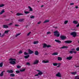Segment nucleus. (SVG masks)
<instances>
[{
  "label": "nucleus",
  "mask_w": 79,
  "mask_h": 79,
  "mask_svg": "<svg viewBox=\"0 0 79 79\" xmlns=\"http://www.w3.org/2000/svg\"><path fill=\"white\" fill-rule=\"evenodd\" d=\"M20 71H21V72H24V71H25V69H21L20 70Z\"/></svg>",
  "instance_id": "obj_43"
},
{
  "label": "nucleus",
  "mask_w": 79,
  "mask_h": 79,
  "mask_svg": "<svg viewBox=\"0 0 79 79\" xmlns=\"http://www.w3.org/2000/svg\"><path fill=\"white\" fill-rule=\"evenodd\" d=\"M73 58V56H69L66 58V59L68 60H71V59Z\"/></svg>",
  "instance_id": "obj_10"
},
{
  "label": "nucleus",
  "mask_w": 79,
  "mask_h": 79,
  "mask_svg": "<svg viewBox=\"0 0 79 79\" xmlns=\"http://www.w3.org/2000/svg\"><path fill=\"white\" fill-rule=\"evenodd\" d=\"M35 55H39V52H38V51H35Z\"/></svg>",
  "instance_id": "obj_19"
},
{
  "label": "nucleus",
  "mask_w": 79,
  "mask_h": 79,
  "mask_svg": "<svg viewBox=\"0 0 79 79\" xmlns=\"http://www.w3.org/2000/svg\"><path fill=\"white\" fill-rule=\"evenodd\" d=\"M13 24L12 23H10L8 24V26H11Z\"/></svg>",
  "instance_id": "obj_54"
},
{
  "label": "nucleus",
  "mask_w": 79,
  "mask_h": 79,
  "mask_svg": "<svg viewBox=\"0 0 79 79\" xmlns=\"http://www.w3.org/2000/svg\"><path fill=\"white\" fill-rule=\"evenodd\" d=\"M21 34V33H19L17 34L16 35H15V37H18V36H19V35H20Z\"/></svg>",
  "instance_id": "obj_40"
},
{
  "label": "nucleus",
  "mask_w": 79,
  "mask_h": 79,
  "mask_svg": "<svg viewBox=\"0 0 79 79\" xmlns=\"http://www.w3.org/2000/svg\"><path fill=\"white\" fill-rule=\"evenodd\" d=\"M3 27L4 28H8V26L7 25H3Z\"/></svg>",
  "instance_id": "obj_15"
},
{
  "label": "nucleus",
  "mask_w": 79,
  "mask_h": 79,
  "mask_svg": "<svg viewBox=\"0 0 79 79\" xmlns=\"http://www.w3.org/2000/svg\"><path fill=\"white\" fill-rule=\"evenodd\" d=\"M17 16H20L21 15H23V14L22 13H17Z\"/></svg>",
  "instance_id": "obj_25"
},
{
  "label": "nucleus",
  "mask_w": 79,
  "mask_h": 79,
  "mask_svg": "<svg viewBox=\"0 0 79 79\" xmlns=\"http://www.w3.org/2000/svg\"><path fill=\"white\" fill-rule=\"evenodd\" d=\"M75 79H79V76H76L75 77Z\"/></svg>",
  "instance_id": "obj_34"
},
{
  "label": "nucleus",
  "mask_w": 79,
  "mask_h": 79,
  "mask_svg": "<svg viewBox=\"0 0 79 79\" xmlns=\"http://www.w3.org/2000/svg\"><path fill=\"white\" fill-rule=\"evenodd\" d=\"M76 73H77V72H72L71 73V74H73V75H75L76 74Z\"/></svg>",
  "instance_id": "obj_26"
},
{
  "label": "nucleus",
  "mask_w": 79,
  "mask_h": 79,
  "mask_svg": "<svg viewBox=\"0 0 79 79\" xmlns=\"http://www.w3.org/2000/svg\"><path fill=\"white\" fill-rule=\"evenodd\" d=\"M3 76V72H1L0 74V77H2Z\"/></svg>",
  "instance_id": "obj_31"
},
{
  "label": "nucleus",
  "mask_w": 79,
  "mask_h": 79,
  "mask_svg": "<svg viewBox=\"0 0 79 79\" xmlns=\"http://www.w3.org/2000/svg\"><path fill=\"white\" fill-rule=\"evenodd\" d=\"M56 76L57 77H61V74L60 72L56 74Z\"/></svg>",
  "instance_id": "obj_9"
},
{
  "label": "nucleus",
  "mask_w": 79,
  "mask_h": 79,
  "mask_svg": "<svg viewBox=\"0 0 79 79\" xmlns=\"http://www.w3.org/2000/svg\"><path fill=\"white\" fill-rule=\"evenodd\" d=\"M58 61H61L62 60V58L59 57H58Z\"/></svg>",
  "instance_id": "obj_18"
},
{
  "label": "nucleus",
  "mask_w": 79,
  "mask_h": 79,
  "mask_svg": "<svg viewBox=\"0 0 79 79\" xmlns=\"http://www.w3.org/2000/svg\"><path fill=\"white\" fill-rule=\"evenodd\" d=\"M17 68H18V69H19L21 68V66H19V65H17Z\"/></svg>",
  "instance_id": "obj_42"
},
{
  "label": "nucleus",
  "mask_w": 79,
  "mask_h": 79,
  "mask_svg": "<svg viewBox=\"0 0 79 79\" xmlns=\"http://www.w3.org/2000/svg\"><path fill=\"white\" fill-rule=\"evenodd\" d=\"M15 26H16V27H18V26H19V25L17 24H15Z\"/></svg>",
  "instance_id": "obj_58"
},
{
  "label": "nucleus",
  "mask_w": 79,
  "mask_h": 79,
  "mask_svg": "<svg viewBox=\"0 0 79 79\" xmlns=\"http://www.w3.org/2000/svg\"><path fill=\"white\" fill-rule=\"evenodd\" d=\"M41 23V21H40L37 24H40Z\"/></svg>",
  "instance_id": "obj_55"
},
{
  "label": "nucleus",
  "mask_w": 79,
  "mask_h": 79,
  "mask_svg": "<svg viewBox=\"0 0 79 79\" xmlns=\"http://www.w3.org/2000/svg\"><path fill=\"white\" fill-rule=\"evenodd\" d=\"M34 18H35V17H34V16L33 15H31L30 16V18L31 19H34Z\"/></svg>",
  "instance_id": "obj_36"
},
{
  "label": "nucleus",
  "mask_w": 79,
  "mask_h": 79,
  "mask_svg": "<svg viewBox=\"0 0 79 79\" xmlns=\"http://www.w3.org/2000/svg\"><path fill=\"white\" fill-rule=\"evenodd\" d=\"M9 60L10 61H11L9 63L10 64H15L16 63V62L14 61H16V59H13L12 58H10L9 59Z\"/></svg>",
  "instance_id": "obj_1"
},
{
  "label": "nucleus",
  "mask_w": 79,
  "mask_h": 79,
  "mask_svg": "<svg viewBox=\"0 0 79 79\" xmlns=\"http://www.w3.org/2000/svg\"><path fill=\"white\" fill-rule=\"evenodd\" d=\"M77 22L76 21H74L73 22V23H74V24H76L77 23Z\"/></svg>",
  "instance_id": "obj_30"
},
{
  "label": "nucleus",
  "mask_w": 79,
  "mask_h": 79,
  "mask_svg": "<svg viewBox=\"0 0 79 79\" xmlns=\"http://www.w3.org/2000/svg\"><path fill=\"white\" fill-rule=\"evenodd\" d=\"M69 53H70V54H73V51H70L69 52Z\"/></svg>",
  "instance_id": "obj_48"
},
{
  "label": "nucleus",
  "mask_w": 79,
  "mask_h": 79,
  "mask_svg": "<svg viewBox=\"0 0 79 79\" xmlns=\"http://www.w3.org/2000/svg\"><path fill=\"white\" fill-rule=\"evenodd\" d=\"M47 47L48 48H49V47H51V46L50 45H47Z\"/></svg>",
  "instance_id": "obj_49"
},
{
  "label": "nucleus",
  "mask_w": 79,
  "mask_h": 79,
  "mask_svg": "<svg viewBox=\"0 0 79 79\" xmlns=\"http://www.w3.org/2000/svg\"><path fill=\"white\" fill-rule=\"evenodd\" d=\"M3 66V63L2 62L0 63V67H2Z\"/></svg>",
  "instance_id": "obj_39"
},
{
  "label": "nucleus",
  "mask_w": 79,
  "mask_h": 79,
  "mask_svg": "<svg viewBox=\"0 0 79 79\" xmlns=\"http://www.w3.org/2000/svg\"><path fill=\"white\" fill-rule=\"evenodd\" d=\"M42 63H49V60H47L46 61L45 60H43L42 61Z\"/></svg>",
  "instance_id": "obj_6"
},
{
  "label": "nucleus",
  "mask_w": 79,
  "mask_h": 79,
  "mask_svg": "<svg viewBox=\"0 0 79 79\" xmlns=\"http://www.w3.org/2000/svg\"><path fill=\"white\" fill-rule=\"evenodd\" d=\"M33 44H39V41H35L33 42Z\"/></svg>",
  "instance_id": "obj_23"
},
{
  "label": "nucleus",
  "mask_w": 79,
  "mask_h": 79,
  "mask_svg": "<svg viewBox=\"0 0 79 79\" xmlns=\"http://www.w3.org/2000/svg\"><path fill=\"white\" fill-rule=\"evenodd\" d=\"M76 50H77V51H79V47H77L76 48Z\"/></svg>",
  "instance_id": "obj_53"
},
{
  "label": "nucleus",
  "mask_w": 79,
  "mask_h": 79,
  "mask_svg": "<svg viewBox=\"0 0 79 79\" xmlns=\"http://www.w3.org/2000/svg\"><path fill=\"white\" fill-rule=\"evenodd\" d=\"M58 55L57 52H55L52 54V55Z\"/></svg>",
  "instance_id": "obj_28"
},
{
  "label": "nucleus",
  "mask_w": 79,
  "mask_h": 79,
  "mask_svg": "<svg viewBox=\"0 0 79 79\" xmlns=\"http://www.w3.org/2000/svg\"><path fill=\"white\" fill-rule=\"evenodd\" d=\"M47 44H44L43 45V48H45V47H47Z\"/></svg>",
  "instance_id": "obj_29"
},
{
  "label": "nucleus",
  "mask_w": 79,
  "mask_h": 79,
  "mask_svg": "<svg viewBox=\"0 0 79 79\" xmlns=\"http://www.w3.org/2000/svg\"><path fill=\"white\" fill-rule=\"evenodd\" d=\"M28 25L27 24L26 25V28H27V27L28 26Z\"/></svg>",
  "instance_id": "obj_61"
},
{
  "label": "nucleus",
  "mask_w": 79,
  "mask_h": 79,
  "mask_svg": "<svg viewBox=\"0 0 79 79\" xmlns=\"http://www.w3.org/2000/svg\"><path fill=\"white\" fill-rule=\"evenodd\" d=\"M68 47L66 46H63V47L60 48V49H61V48H68Z\"/></svg>",
  "instance_id": "obj_13"
},
{
  "label": "nucleus",
  "mask_w": 79,
  "mask_h": 79,
  "mask_svg": "<svg viewBox=\"0 0 79 79\" xmlns=\"http://www.w3.org/2000/svg\"><path fill=\"white\" fill-rule=\"evenodd\" d=\"M50 21L49 20H47L44 21L43 23H48Z\"/></svg>",
  "instance_id": "obj_21"
},
{
  "label": "nucleus",
  "mask_w": 79,
  "mask_h": 79,
  "mask_svg": "<svg viewBox=\"0 0 79 79\" xmlns=\"http://www.w3.org/2000/svg\"><path fill=\"white\" fill-rule=\"evenodd\" d=\"M15 73H16V74H17V73H20V71L19 70H17L16 71Z\"/></svg>",
  "instance_id": "obj_41"
},
{
  "label": "nucleus",
  "mask_w": 79,
  "mask_h": 79,
  "mask_svg": "<svg viewBox=\"0 0 79 79\" xmlns=\"http://www.w3.org/2000/svg\"><path fill=\"white\" fill-rule=\"evenodd\" d=\"M76 30V28H74V29H72V30H73V31H74V30Z\"/></svg>",
  "instance_id": "obj_62"
},
{
  "label": "nucleus",
  "mask_w": 79,
  "mask_h": 79,
  "mask_svg": "<svg viewBox=\"0 0 79 79\" xmlns=\"http://www.w3.org/2000/svg\"><path fill=\"white\" fill-rule=\"evenodd\" d=\"M60 39H62V40H64V39H66V37L64 36H60Z\"/></svg>",
  "instance_id": "obj_12"
},
{
  "label": "nucleus",
  "mask_w": 79,
  "mask_h": 79,
  "mask_svg": "<svg viewBox=\"0 0 79 79\" xmlns=\"http://www.w3.org/2000/svg\"><path fill=\"white\" fill-rule=\"evenodd\" d=\"M51 34V32H50V31H48L47 33V35H48V34Z\"/></svg>",
  "instance_id": "obj_44"
},
{
  "label": "nucleus",
  "mask_w": 79,
  "mask_h": 79,
  "mask_svg": "<svg viewBox=\"0 0 79 79\" xmlns=\"http://www.w3.org/2000/svg\"><path fill=\"white\" fill-rule=\"evenodd\" d=\"M29 55H28L27 56H24V58H25V59H27V58H29Z\"/></svg>",
  "instance_id": "obj_17"
},
{
  "label": "nucleus",
  "mask_w": 79,
  "mask_h": 79,
  "mask_svg": "<svg viewBox=\"0 0 79 79\" xmlns=\"http://www.w3.org/2000/svg\"><path fill=\"white\" fill-rule=\"evenodd\" d=\"M54 35L55 36H56V37H60V32H58V31H56L54 32Z\"/></svg>",
  "instance_id": "obj_3"
},
{
  "label": "nucleus",
  "mask_w": 79,
  "mask_h": 79,
  "mask_svg": "<svg viewBox=\"0 0 79 79\" xmlns=\"http://www.w3.org/2000/svg\"><path fill=\"white\" fill-rule=\"evenodd\" d=\"M31 33V32H30L28 33L27 35V36H29L30 35V34Z\"/></svg>",
  "instance_id": "obj_46"
},
{
  "label": "nucleus",
  "mask_w": 79,
  "mask_h": 79,
  "mask_svg": "<svg viewBox=\"0 0 79 79\" xmlns=\"http://www.w3.org/2000/svg\"><path fill=\"white\" fill-rule=\"evenodd\" d=\"M28 8L30 9L29 11H32V9L30 6H28Z\"/></svg>",
  "instance_id": "obj_20"
},
{
  "label": "nucleus",
  "mask_w": 79,
  "mask_h": 79,
  "mask_svg": "<svg viewBox=\"0 0 79 79\" xmlns=\"http://www.w3.org/2000/svg\"><path fill=\"white\" fill-rule=\"evenodd\" d=\"M5 36V33L1 35V37H3V36Z\"/></svg>",
  "instance_id": "obj_51"
},
{
  "label": "nucleus",
  "mask_w": 79,
  "mask_h": 79,
  "mask_svg": "<svg viewBox=\"0 0 79 79\" xmlns=\"http://www.w3.org/2000/svg\"><path fill=\"white\" fill-rule=\"evenodd\" d=\"M70 35H73V37H75L77 35V34H76V32L74 31L70 33Z\"/></svg>",
  "instance_id": "obj_4"
},
{
  "label": "nucleus",
  "mask_w": 79,
  "mask_h": 79,
  "mask_svg": "<svg viewBox=\"0 0 79 79\" xmlns=\"http://www.w3.org/2000/svg\"><path fill=\"white\" fill-rule=\"evenodd\" d=\"M24 13L25 14H28L30 13V12L29 11H24Z\"/></svg>",
  "instance_id": "obj_33"
},
{
  "label": "nucleus",
  "mask_w": 79,
  "mask_h": 79,
  "mask_svg": "<svg viewBox=\"0 0 79 79\" xmlns=\"http://www.w3.org/2000/svg\"><path fill=\"white\" fill-rule=\"evenodd\" d=\"M33 51H31L30 49L28 50V53L31 55V54H32V53H33Z\"/></svg>",
  "instance_id": "obj_11"
},
{
  "label": "nucleus",
  "mask_w": 79,
  "mask_h": 79,
  "mask_svg": "<svg viewBox=\"0 0 79 79\" xmlns=\"http://www.w3.org/2000/svg\"><path fill=\"white\" fill-rule=\"evenodd\" d=\"M5 12V10H4V9H3L2 10L1 12H0V15H2V14H3V13Z\"/></svg>",
  "instance_id": "obj_24"
},
{
  "label": "nucleus",
  "mask_w": 79,
  "mask_h": 79,
  "mask_svg": "<svg viewBox=\"0 0 79 79\" xmlns=\"http://www.w3.org/2000/svg\"><path fill=\"white\" fill-rule=\"evenodd\" d=\"M24 55H28V53L26 52H25L24 53Z\"/></svg>",
  "instance_id": "obj_47"
},
{
  "label": "nucleus",
  "mask_w": 79,
  "mask_h": 79,
  "mask_svg": "<svg viewBox=\"0 0 79 79\" xmlns=\"http://www.w3.org/2000/svg\"><path fill=\"white\" fill-rule=\"evenodd\" d=\"M53 28H55V29H57V28H58V27H55V26H53Z\"/></svg>",
  "instance_id": "obj_50"
},
{
  "label": "nucleus",
  "mask_w": 79,
  "mask_h": 79,
  "mask_svg": "<svg viewBox=\"0 0 79 79\" xmlns=\"http://www.w3.org/2000/svg\"><path fill=\"white\" fill-rule=\"evenodd\" d=\"M26 64L27 65H28V66H30V63H29V62H27V63Z\"/></svg>",
  "instance_id": "obj_52"
},
{
  "label": "nucleus",
  "mask_w": 79,
  "mask_h": 79,
  "mask_svg": "<svg viewBox=\"0 0 79 79\" xmlns=\"http://www.w3.org/2000/svg\"><path fill=\"white\" fill-rule=\"evenodd\" d=\"M75 67H76V68H78V67H79V66H77V65H75Z\"/></svg>",
  "instance_id": "obj_59"
},
{
  "label": "nucleus",
  "mask_w": 79,
  "mask_h": 79,
  "mask_svg": "<svg viewBox=\"0 0 79 79\" xmlns=\"http://www.w3.org/2000/svg\"><path fill=\"white\" fill-rule=\"evenodd\" d=\"M43 6H44V5H42L41 6V7H43Z\"/></svg>",
  "instance_id": "obj_64"
},
{
  "label": "nucleus",
  "mask_w": 79,
  "mask_h": 79,
  "mask_svg": "<svg viewBox=\"0 0 79 79\" xmlns=\"http://www.w3.org/2000/svg\"><path fill=\"white\" fill-rule=\"evenodd\" d=\"M5 71H3L2 72V73H5Z\"/></svg>",
  "instance_id": "obj_63"
},
{
  "label": "nucleus",
  "mask_w": 79,
  "mask_h": 79,
  "mask_svg": "<svg viewBox=\"0 0 79 79\" xmlns=\"http://www.w3.org/2000/svg\"><path fill=\"white\" fill-rule=\"evenodd\" d=\"M39 60H35L33 62V64H37L39 63Z\"/></svg>",
  "instance_id": "obj_5"
},
{
  "label": "nucleus",
  "mask_w": 79,
  "mask_h": 79,
  "mask_svg": "<svg viewBox=\"0 0 79 79\" xmlns=\"http://www.w3.org/2000/svg\"><path fill=\"white\" fill-rule=\"evenodd\" d=\"M55 41L56 42H57V43H59L60 44L61 43V41H60V40H55Z\"/></svg>",
  "instance_id": "obj_14"
},
{
  "label": "nucleus",
  "mask_w": 79,
  "mask_h": 79,
  "mask_svg": "<svg viewBox=\"0 0 79 79\" xmlns=\"http://www.w3.org/2000/svg\"><path fill=\"white\" fill-rule=\"evenodd\" d=\"M24 20V19H20L18 20V21L19 22H22V21H23Z\"/></svg>",
  "instance_id": "obj_16"
},
{
  "label": "nucleus",
  "mask_w": 79,
  "mask_h": 79,
  "mask_svg": "<svg viewBox=\"0 0 79 79\" xmlns=\"http://www.w3.org/2000/svg\"><path fill=\"white\" fill-rule=\"evenodd\" d=\"M10 31L7 30L5 31V32H4V34H8V32H9Z\"/></svg>",
  "instance_id": "obj_32"
},
{
  "label": "nucleus",
  "mask_w": 79,
  "mask_h": 79,
  "mask_svg": "<svg viewBox=\"0 0 79 79\" xmlns=\"http://www.w3.org/2000/svg\"><path fill=\"white\" fill-rule=\"evenodd\" d=\"M68 23V20H66L64 22V24H67Z\"/></svg>",
  "instance_id": "obj_37"
},
{
  "label": "nucleus",
  "mask_w": 79,
  "mask_h": 79,
  "mask_svg": "<svg viewBox=\"0 0 79 79\" xmlns=\"http://www.w3.org/2000/svg\"><path fill=\"white\" fill-rule=\"evenodd\" d=\"M58 65L57 66V68H59V67H60V66L61 65V64L60 63H58L57 64Z\"/></svg>",
  "instance_id": "obj_35"
},
{
  "label": "nucleus",
  "mask_w": 79,
  "mask_h": 79,
  "mask_svg": "<svg viewBox=\"0 0 79 79\" xmlns=\"http://www.w3.org/2000/svg\"><path fill=\"white\" fill-rule=\"evenodd\" d=\"M36 71L39 72L38 73V74L35 75V76H39V75L41 76L43 74V72L42 71L37 70H36Z\"/></svg>",
  "instance_id": "obj_2"
},
{
  "label": "nucleus",
  "mask_w": 79,
  "mask_h": 79,
  "mask_svg": "<svg viewBox=\"0 0 79 79\" xmlns=\"http://www.w3.org/2000/svg\"><path fill=\"white\" fill-rule=\"evenodd\" d=\"M7 73H13V71L12 70H7Z\"/></svg>",
  "instance_id": "obj_8"
},
{
  "label": "nucleus",
  "mask_w": 79,
  "mask_h": 79,
  "mask_svg": "<svg viewBox=\"0 0 79 79\" xmlns=\"http://www.w3.org/2000/svg\"><path fill=\"white\" fill-rule=\"evenodd\" d=\"M19 54L23 53V52L22 51H20L19 52Z\"/></svg>",
  "instance_id": "obj_45"
},
{
  "label": "nucleus",
  "mask_w": 79,
  "mask_h": 79,
  "mask_svg": "<svg viewBox=\"0 0 79 79\" xmlns=\"http://www.w3.org/2000/svg\"><path fill=\"white\" fill-rule=\"evenodd\" d=\"M73 53H75V54H76V52L74 51H73Z\"/></svg>",
  "instance_id": "obj_57"
},
{
  "label": "nucleus",
  "mask_w": 79,
  "mask_h": 79,
  "mask_svg": "<svg viewBox=\"0 0 79 79\" xmlns=\"http://www.w3.org/2000/svg\"><path fill=\"white\" fill-rule=\"evenodd\" d=\"M5 6V5L3 4H1L0 5V7H3V6Z\"/></svg>",
  "instance_id": "obj_38"
},
{
  "label": "nucleus",
  "mask_w": 79,
  "mask_h": 79,
  "mask_svg": "<svg viewBox=\"0 0 79 79\" xmlns=\"http://www.w3.org/2000/svg\"><path fill=\"white\" fill-rule=\"evenodd\" d=\"M10 77H15V75L14 73H12L10 74Z\"/></svg>",
  "instance_id": "obj_22"
},
{
  "label": "nucleus",
  "mask_w": 79,
  "mask_h": 79,
  "mask_svg": "<svg viewBox=\"0 0 79 79\" xmlns=\"http://www.w3.org/2000/svg\"><path fill=\"white\" fill-rule=\"evenodd\" d=\"M53 66H57L58 65V63H53Z\"/></svg>",
  "instance_id": "obj_27"
},
{
  "label": "nucleus",
  "mask_w": 79,
  "mask_h": 79,
  "mask_svg": "<svg viewBox=\"0 0 79 79\" xmlns=\"http://www.w3.org/2000/svg\"><path fill=\"white\" fill-rule=\"evenodd\" d=\"M75 8L77 9V8H78V7L77 6H75Z\"/></svg>",
  "instance_id": "obj_60"
},
{
  "label": "nucleus",
  "mask_w": 79,
  "mask_h": 79,
  "mask_svg": "<svg viewBox=\"0 0 79 79\" xmlns=\"http://www.w3.org/2000/svg\"><path fill=\"white\" fill-rule=\"evenodd\" d=\"M65 43H66L67 44H71V43H72V41L71 40H66L64 41Z\"/></svg>",
  "instance_id": "obj_7"
},
{
  "label": "nucleus",
  "mask_w": 79,
  "mask_h": 79,
  "mask_svg": "<svg viewBox=\"0 0 79 79\" xmlns=\"http://www.w3.org/2000/svg\"><path fill=\"white\" fill-rule=\"evenodd\" d=\"M70 5H74V3H70Z\"/></svg>",
  "instance_id": "obj_56"
}]
</instances>
